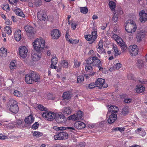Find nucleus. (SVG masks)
<instances>
[{"instance_id":"6","label":"nucleus","mask_w":147,"mask_h":147,"mask_svg":"<svg viewBox=\"0 0 147 147\" xmlns=\"http://www.w3.org/2000/svg\"><path fill=\"white\" fill-rule=\"evenodd\" d=\"M85 39L88 41L90 44L93 43L97 37V32L93 31L91 33V34L86 35L84 36Z\"/></svg>"},{"instance_id":"37","label":"nucleus","mask_w":147,"mask_h":147,"mask_svg":"<svg viewBox=\"0 0 147 147\" xmlns=\"http://www.w3.org/2000/svg\"><path fill=\"white\" fill-rule=\"evenodd\" d=\"M113 48L114 51V55L115 56H118L120 55V51L119 50L118 48L117 47L113 46Z\"/></svg>"},{"instance_id":"10","label":"nucleus","mask_w":147,"mask_h":147,"mask_svg":"<svg viewBox=\"0 0 147 147\" xmlns=\"http://www.w3.org/2000/svg\"><path fill=\"white\" fill-rule=\"evenodd\" d=\"M11 102L12 103L10 105L9 110L13 113H17L19 111L18 106L16 104L17 102L14 100L11 101Z\"/></svg>"},{"instance_id":"58","label":"nucleus","mask_w":147,"mask_h":147,"mask_svg":"<svg viewBox=\"0 0 147 147\" xmlns=\"http://www.w3.org/2000/svg\"><path fill=\"white\" fill-rule=\"evenodd\" d=\"M5 23L8 25H10L12 24V22L8 19H6L5 20Z\"/></svg>"},{"instance_id":"42","label":"nucleus","mask_w":147,"mask_h":147,"mask_svg":"<svg viewBox=\"0 0 147 147\" xmlns=\"http://www.w3.org/2000/svg\"><path fill=\"white\" fill-rule=\"evenodd\" d=\"M68 119L69 120H72L73 121L78 120L77 117H76L75 114L71 115L69 116L68 117Z\"/></svg>"},{"instance_id":"22","label":"nucleus","mask_w":147,"mask_h":147,"mask_svg":"<svg viewBox=\"0 0 147 147\" xmlns=\"http://www.w3.org/2000/svg\"><path fill=\"white\" fill-rule=\"evenodd\" d=\"M21 32L20 30L18 29L15 32L14 36L16 40L19 41L21 39Z\"/></svg>"},{"instance_id":"2","label":"nucleus","mask_w":147,"mask_h":147,"mask_svg":"<svg viewBox=\"0 0 147 147\" xmlns=\"http://www.w3.org/2000/svg\"><path fill=\"white\" fill-rule=\"evenodd\" d=\"M86 62L87 64H91L93 66H97L100 70L102 69V65L98 57L96 56L90 57L88 58Z\"/></svg>"},{"instance_id":"38","label":"nucleus","mask_w":147,"mask_h":147,"mask_svg":"<svg viewBox=\"0 0 147 147\" xmlns=\"http://www.w3.org/2000/svg\"><path fill=\"white\" fill-rule=\"evenodd\" d=\"M80 12L83 14H86L88 11V9L87 7H80Z\"/></svg>"},{"instance_id":"46","label":"nucleus","mask_w":147,"mask_h":147,"mask_svg":"<svg viewBox=\"0 0 147 147\" xmlns=\"http://www.w3.org/2000/svg\"><path fill=\"white\" fill-rule=\"evenodd\" d=\"M38 109L41 111H46L47 108L45 107L42 105L39 104L38 106Z\"/></svg>"},{"instance_id":"27","label":"nucleus","mask_w":147,"mask_h":147,"mask_svg":"<svg viewBox=\"0 0 147 147\" xmlns=\"http://www.w3.org/2000/svg\"><path fill=\"white\" fill-rule=\"evenodd\" d=\"M71 93L69 91L64 92L62 95V97L64 99H69L71 98Z\"/></svg>"},{"instance_id":"14","label":"nucleus","mask_w":147,"mask_h":147,"mask_svg":"<svg viewBox=\"0 0 147 147\" xmlns=\"http://www.w3.org/2000/svg\"><path fill=\"white\" fill-rule=\"evenodd\" d=\"M136 36V39L138 42H140L145 37L146 33L143 30L137 31Z\"/></svg>"},{"instance_id":"39","label":"nucleus","mask_w":147,"mask_h":147,"mask_svg":"<svg viewBox=\"0 0 147 147\" xmlns=\"http://www.w3.org/2000/svg\"><path fill=\"white\" fill-rule=\"evenodd\" d=\"M84 80V76L83 75H79L77 78V83L82 84Z\"/></svg>"},{"instance_id":"26","label":"nucleus","mask_w":147,"mask_h":147,"mask_svg":"<svg viewBox=\"0 0 147 147\" xmlns=\"http://www.w3.org/2000/svg\"><path fill=\"white\" fill-rule=\"evenodd\" d=\"M90 64H87L86 66L85 70L87 72H90V74H89L90 76H93L94 74V73L92 71V67Z\"/></svg>"},{"instance_id":"50","label":"nucleus","mask_w":147,"mask_h":147,"mask_svg":"<svg viewBox=\"0 0 147 147\" xmlns=\"http://www.w3.org/2000/svg\"><path fill=\"white\" fill-rule=\"evenodd\" d=\"M74 66L75 68H78L80 65V61H78L76 60L74 61Z\"/></svg>"},{"instance_id":"13","label":"nucleus","mask_w":147,"mask_h":147,"mask_svg":"<svg viewBox=\"0 0 147 147\" xmlns=\"http://www.w3.org/2000/svg\"><path fill=\"white\" fill-rule=\"evenodd\" d=\"M24 28L28 36L31 37L34 34V28L32 26L28 25Z\"/></svg>"},{"instance_id":"3","label":"nucleus","mask_w":147,"mask_h":147,"mask_svg":"<svg viewBox=\"0 0 147 147\" xmlns=\"http://www.w3.org/2000/svg\"><path fill=\"white\" fill-rule=\"evenodd\" d=\"M45 42L44 40L41 38H37L32 43L34 49L39 51L42 50L45 47Z\"/></svg>"},{"instance_id":"34","label":"nucleus","mask_w":147,"mask_h":147,"mask_svg":"<svg viewBox=\"0 0 147 147\" xmlns=\"http://www.w3.org/2000/svg\"><path fill=\"white\" fill-rule=\"evenodd\" d=\"M129 108L128 106L124 107L122 109L121 113L124 115H127L129 112Z\"/></svg>"},{"instance_id":"4","label":"nucleus","mask_w":147,"mask_h":147,"mask_svg":"<svg viewBox=\"0 0 147 147\" xmlns=\"http://www.w3.org/2000/svg\"><path fill=\"white\" fill-rule=\"evenodd\" d=\"M125 30L129 33L134 32L136 30L137 27L134 22L131 20H128L126 21L125 24Z\"/></svg>"},{"instance_id":"32","label":"nucleus","mask_w":147,"mask_h":147,"mask_svg":"<svg viewBox=\"0 0 147 147\" xmlns=\"http://www.w3.org/2000/svg\"><path fill=\"white\" fill-rule=\"evenodd\" d=\"M136 65L138 67L141 69L144 66V62L141 59H138L137 61Z\"/></svg>"},{"instance_id":"11","label":"nucleus","mask_w":147,"mask_h":147,"mask_svg":"<svg viewBox=\"0 0 147 147\" xmlns=\"http://www.w3.org/2000/svg\"><path fill=\"white\" fill-rule=\"evenodd\" d=\"M41 53L36 51L33 50L32 52V59L34 61H37L39 60L41 56Z\"/></svg>"},{"instance_id":"12","label":"nucleus","mask_w":147,"mask_h":147,"mask_svg":"<svg viewBox=\"0 0 147 147\" xmlns=\"http://www.w3.org/2000/svg\"><path fill=\"white\" fill-rule=\"evenodd\" d=\"M28 50L27 48L24 46H21L19 49V54L20 56L23 58L27 56Z\"/></svg>"},{"instance_id":"51","label":"nucleus","mask_w":147,"mask_h":147,"mask_svg":"<svg viewBox=\"0 0 147 147\" xmlns=\"http://www.w3.org/2000/svg\"><path fill=\"white\" fill-rule=\"evenodd\" d=\"M13 94L15 96L18 97L21 96L22 95V93L20 91L16 90L14 91Z\"/></svg>"},{"instance_id":"21","label":"nucleus","mask_w":147,"mask_h":147,"mask_svg":"<svg viewBox=\"0 0 147 147\" xmlns=\"http://www.w3.org/2000/svg\"><path fill=\"white\" fill-rule=\"evenodd\" d=\"M74 126L76 128L78 129H82L85 127L86 125L83 122L77 121L74 123Z\"/></svg>"},{"instance_id":"7","label":"nucleus","mask_w":147,"mask_h":147,"mask_svg":"<svg viewBox=\"0 0 147 147\" xmlns=\"http://www.w3.org/2000/svg\"><path fill=\"white\" fill-rule=\"evenodd\" d=\"M54 119L58 123H65L67 120L66 118L62 113L57 114L55 113Z\"/></svg>"},{"instance_id":"62","label":"nucleus","mask_w":147,"mask_h":147,"mask_svg":"<svg viewBox=\"0 0 147 147\" xmlns=\"http://www.w3.org/2000/svg\"><path fill=\"white\" fill-rule=\"evenodd\" d=\"M3 9L5 10H9L10 8L9 5H5L3 8Z\"/></svg>"},{"instance_id":"59","label":"nucleus","mask_w":147,"mask_h":147,"mask_svg":"<svg viewBox=\"0 0 147 147\" xmlns=\"http://www.w3.org/2000/svg\"><path fill=\"white\" fill-rule=\"evenodd\" d=\"M128 78L129 80H134V77L133 74H130L128 75Z\"/></svg>"},{"instance_id":"20","label":"nucleus","mask_w":147,"mask_h":147,"mask_svg":"<svg viewBox=\"0 0 147 147\" xmlns=\"http://www.w3.org/2000/svg\"><path fill=\"white\" fill-rule=\"evenodd\" d=\"M119 111L118 107L115 106L111 105L109 108L107 113V115L111 113L117 114Z\"/></svg>"},{"instance_id":"9","label":"nucleus","mask_w":147,"mask_h":147,"mask_svg":"<svg viewBox=\"0 0 147 147\" xmlns=\"http://www.w3.org/2000/svg\"><path fill=\"white\" fill-rule=\"evenodd\" d=\"M129 52L131 56H136L138 52V48L137 46L136 45H134L132 46H131L129 47Z\"/></svg>"},{"instance_id":"23","label":"nucleus","mask_w":147,"mask_h":147,"mask_svg":"<svg viewBox=\"0 0 147 147\" xmlns=\"http://www.w3.org/2000/svg\"><path fill=\"white\" fill-rule=\"evenodd\" d=\"M145 89V87L142 84L138 85L136 87V92L138 93H140L144 92Z\"/></svg>"},{"instance_id":"52","label":"nucleus","mask_w":147,"mask_h":147,"mask_svg":"<svg viewBox=\"0 0 147 147\" xmlns=\"http://www.w3.org/2000/svg\"><path fill=\"white\" fill-rule=\"evenodd\" d=\"M39 126V124L37 122H36L32 126L31 128L33 129H36L38 128Z\"/></svg>"},{"instance_id":"56","label":"nucleus","mask_w":147,"mask_h":147,"mask_svg":"<svg viewBox=\"0 0 147 147\" xmlns=\"http://www.w3.org/2000/svg\"><path fill=\"white\" fill-rule=\"evenodd\" d=\"M121 67V64L120 63H117L116 64L115 67L117 70H118Z\"/></svg>"},{"instance_id":"54","label":"nucleus","mask_w":147,"mask_h":147,"mask_svg":"<svg viewBox=\"0 0 147 147\" xmlns=\"http://www.w3.org/2000/svg\"><path fill=\"white\" fill-rule=\"evenodd\" d=\"M15 66V63L13 62H11L10 64V68L11 69H13L14 67Z\"/></svg>"},{"instance_id":"28","label":"nucleus","mask_w":147,"mask_h":147,"mask_svg":"<svg viewBox=\"0 0 147 147\" xmlns=\"http://www.w3.org/2000/svg\"><path fill=\"white\" fill-rule=\"evenodd\" d=\"M15 12L17 15L23 18L25 17V15L24 14L23 12L20 8H16L15 10Z\"/></svg>"},{"instance_id":"43","label":"nucleus","mask_w":147,"mask_h":147,"mask_svg":"<svg viewBox=\"0 0 147 147\" xmlns=\"http://www.w3.org/2000/svg\"><path fill=\"white\" fill-rule=\"evenodd\" d=\"M57 58L55 56H53L51 59V63H53L54 65L57 64Z\"/></svg>"},{"instance_id":"35","label":"nucleus","mask_w":147,"mask_h":147,"mask_svg":"<svg viewBox=\"0 0 147 147\" xmlns=\"http://www.w3.org/2000/svg\"><path fill=\"white\" fill-rule=\"evenodd\" d=\"M109 6L112 11H114L116 7V4L112 1L109 2Z\"/></svg>"},{"instance_id":"64","label":"nucleus","mask_w":147,"mask_h":147,"mask_svg":"<svg viewBox=\"0 0 147 147\" xmlns=\"http://www.w3.org/2000/svg\"><path fill=\"white\" fill-rule=\"evenodd\" d=\"M61 127H59L57 126H55L53 127V129L55 130H59L61 129Z\"/></svg>"},{"instance_id":"31","label":"nucleus","mask_w":147,"mask_h":147,"mask_svg":"<svg viewBox=\"0 0 147 147\" xmlns=\"http://www.w3.org/2000/svg\"><path fill=\"white\" fill-rule=\"evenodd\" d=\"M118 44L120 46L121 51L122 52H125L127 49V47L125 42L123 41V40H122V41H121Z\"/></svg>"},{"instance_id":"5","label":"nucleus","mask_w":147,"mask_h":147,"mask_svg":"<svg viewBox=\"0 0 147 147\" xmlns=\"http://www.w3.org/2000/svg\"><path fill=\"white\" fill-rule=\"evenodd\" d=\"M55 116V113L47 111H44L42 114V116L43 117L49 121L53 120Z\"/></svg>"},{"instance_id":"63","label":"nucleus","mask_w":147,"mask_h":147,"mask_svg":"<svg viewBox=\"0 0 147 147\" xmlns=\"http://www.w3.org/2000/svg\"><path fill=\"white\" fill-rule=\"evenodd\" d=\"M88 54L89 55H93L94 54V51L92 50H91L89 51Z\"/></svg>"},{"instance_id":"48","label":"nucleus","mask_w":147,"mask_h":147,"mask_svg":"<svg viewBox=\"0 0 147 147\" xmlns=\"http://www.w3.org/2000/svg\"><path fill=\"white\" fill-rule=\"evenodd\" d=\"M113 13L114 15H113V16L112 20L114 22H116L118 20V17L117 15H116V13L115 11H114L113 12Z\"/></svg>"},{"instance_id":"16","label":"nucleus","mask_w":147,"mask_h":147,"mask_svg":"<svg viewBox=\"0 0 147 147\" xmlns=\"http://www.w3.org/2000/svg\"><path fill=\"white\" fill-rule=\"evenodd\" d=\"M140 20L142 22H144L147 20V14L144 10L141 11L139 14Z\"/></svg>"},{"instance_id":"61","label":"nucleus","mask_w":147,"mask_h":147,"mask_svg":"<svg viewBox=\"0 0 147 147\" xmlns=\"http://www.w3.org/2000/svg\"><path fill=\"white\" fill-rule=\"evenodd\" d=\"M77 26V24L75 23H72L71 24V28L73 30H74Z\"/></svg>"},{"instance_id":"30","label":"nucleus","mask_w":147,"mask_h":147,"mask_svg":"<svg viewBox=\"0 0 147 147\" xmlns=\"http://www.w3.org/2000/svg\"><path fill=\"white\" fill-rule=\"evenodd\" d=\"M7 49L2 47L0 49V55L3 57H5L7 55Z\"/></svg>"},{"instance_id":"45","label":"nucleus","mask_w":147,"mask_h":147,"mask_svg":"<svg viewBox=\"0 0 147 147\" xmlns=\"http://www.w3.org/2000/svg\"><path fill=\"white\" fill-rule=\"evenodd\" d=\"M61 65L63 68H67L68 65V62L66 60H63L61 61Z\"/></svg>"},{"instance_id":"40","label":"nucleus","mask_w":147,"mask_h":147,"mask_svg":"<svg viewBox=\"0 0 147 147\" xmlns=\"http://www.w3.org/2000/svg\"><path fill=\"white\" fill-rule=\"evenodd\" d=\"M82 115L83 113L81 111H79L77 112L75 115L77 117L78 120L82 119Z\"/></svg>"},{"instance_id":"19","label":"nucleus","mask_w":147,"mask_h":147,"mask_svg":"<svg viewBox=\"0 0 147 147\" xmlns=\"http://www.w3.org/2000/svg\"><path fill=\"white\" fill-rule=\"evenodd\" d=\"M103 42L100 41L98 43V45L96 46L97 51L100 54L105 53V49L103 48Z\"/></svg>"},{"instance_id":"49","label":"nucleus","mask_w":147,"mask_h":147,"mask_svg":"<svg viewBox=\"0 0 147 147\" xmlns=\"http://www.w3.org/2000/svg\"><path fill=\"white\" fill-rule=\"evenodd\" d=\"M5 32L9 34H11L12 32L9 26L5 27Z\"/></svg>"},{"instance_id":"53","label":"nucleus","mask_w":147,"mask_h":147,"mask_svg":"<svg viewBox=\"0 0 147 147\" xmlns=\"http://www.w3.org/2000/svg\"><path fill=\"white\" fill-rule=\"evenodd\" d=\"M69 41L71 43L76 44L79 42V40H72L71 39H69Z\"/></svg>"},{"instance_id":"18","label":"nucleus","mask_w":147,"mask_h":147,"mask_svg":"<svg viewBox=\"0 0 147 147\" xmlns=\"http://www.w3.org/2000/svg\"><path fill=\"white\" fill-rule=\"evenodd\" d=\"M24 121L26 124H27L28 126H30L34 121V118L32 115H30L26 117Z\"/></svg>"},{"instance_id":"44","label":"nucleus","mask_w":147,"mask_h":147,"mask_svg":"<svg viewBox=\"0 0 147 147\" xmlns=\"http://www.w3.org/2000/svg\"><path fill=\"white\" fill-rule=\"evenodd\" d=\"M55 140H61L60 132L57 133L53 136Z\"/></svg>"},{"instance_id":"8","label":"nucleus","mask_w":147,"mask_h":147,"mask_svg":"<svg viewBox=\"0 0 147 147\" xmlns=\"http://www.w3.org/2000/svg\"><path fill=\"white\" fill-rule=\"evenodd\" d=\"M105 80L102 78H98L96 81V86L99 87V89H101L102 87L106 88L108 87V85L105 82Z\"/></svg>"},{"instance_id":"17","label":"nucleus","mask_w":147,"mask_h":147,"mask_svg":"<svg viewBox=\"0 0 147 147\" xmlns=\"http://www.w3.org/2000/svg\"><path fill=\"white\" fill-rule=\"evenodd\" d=\"M109 118L107 120L108 123L111 124L114 123L117 119V114L110 113Z\"/></svg>"},{"instance_id":"33","label":"nucleus","mask_w":147,"mask_h":147,"mask_svg":"<svg viewBox=\"0 0 147 147\" xmlns=\"http://www.w3.org/2000/svg\"><path fill=\"white\" fill-rule=\"evenodd\" d=\"M61 136V140H65L68 138V134L65 131H62L60 132Z\"/></svg>"},{"instance_id":"60","label":"nucleus","mask_w":147,"mask_h":147,"mask_svg":"<svg viewBox=\"0 0 147 147\" xmlns=\"http://www.w3.org/2000/svg\"><path fill=\"white\" fill-rule=\"evenodd\" d=\"M9 3L11 4H13L14 3H17L18 0H8Z\"/></svg>"},{"instance_id":"24","label":"nucleus","mask_w":147,"mask_h":147,"mask_svg":"<svg viewBox=\"0 0 147 147\" xmlns=\"http://www.w3.org/2000/svg\"><path fill=\"white\" fill-rule=\"evenodd\" d=\"M67 130L69 131L70 132H72L74 134H76V131L74 127H61L60 130Z\"/></svg>"},{"instance_id":"47","label":"nucleus","mask_w":147,"mask_h":147,"mask_svg":"<svg viewBox=\"0 0 147 147\" xmlns=\"http://www.w3.org/2000/svg\"><path fill=\"white\" fill-rule=\"evenodd\" d=\"M42 134L40 132L37 131H34L33 135L36 137H39L42 135Z\"/></svg>"},{"instance_id":"25","label":"nucleus","mask_w":147,"mask_h":147,"mask_svg":"<svg viewBox=\"0 0 147 147\" xmlns=\"http://www.w3.org/2000/svg\"><path fill=\"white\" fill-rule=\"evenodd\" d=\"M62 112L65 115H68L71 112V110L70 107H64L62 110Z\"/></svg>"},{"instance_id":"36","label":"nucleus","mask_w":147,"mask_h":147,"mask_svg":"<svg viewBox=\"0 0 147 147\" xmlns=\"http://www.w3.org/2000/svg\"><path fill=\"white\" fill-rule=\"evenodd\" d=\"M112 38L115 40L116 42L119 44L121 41H122L123 40L119 36L116 34H114L112 35Z\"/></svg>"},{"instance_id":"1","label":"nucleus","mask_w":147,"mask_h":147,"mask_svg":"<svg viewBox=\"0 0 147 147\" xmlns=\"http://www.w3.org/2000/svg\"><path fill=\"white\" fill-rule=\"evenodd\" d=\"M25 78L26 82L29 84H32L34 82H38L40 80V75L34 71L26 75Z\"/></svg>"},{"instance_id":"57","label":"nucleus","mask_w":147,"mask_h":147,"mask_svg":"<svg viewBox=\"0 0 147 147\" xmlns=\"http://www.w3.org/2000/svg\"><path fill=\"white\" fill-rule=\"evenodd\" d=\"M85 145V142H81L77 145V147H84Z\"/></svg>"},{"instance_id":"55","label":"nucleus","mask_w":147,"mask_h":147,"mask_svg":"<svg viewBox=\"0 0 147 147\" xmlns=\"http://www.w3.org/2000/svg\"><path fill=\"white\" fill-rule=\"evenodd\" d=\"M132 100L131 98H126L124 100V102L125 103H131Z\"/></svg>"},{"instance_id":"41","label":"nucleus","mask_w":147,"mask_h":147,"mask_svg":"<svg viewBox=\"0 0 147 147\" xmlns=\"http://www.w3.org/2000/svg\"><path fill=\"white\" fill-rule=\"evenodd\" d=\"M96 86V83L95 84L94 83H90L88 85H86L85 87L87 89H92L95 88Z\"/></svg>"},{"instance_id":"15","label":"nucleus","mask_w":147,"mask_h":147,"mask_svg":"<svg viewBox=\"0 0 147 147\" xmlns=\"http://www.w3.org/2000/svg\"><path fill=\"white\" fill-rule=\"evenodd\" d=\"M61 33L58 29L53 30L51 31V36L53 39H57L61 36Z\"/></svg>"},{"instance_id":"29","label":"nucleus","mask_w":147,"mask_h":147,"mask_svg":"<svg viewBox=\"0 0 147 147\" xmlns=\"http://www.w3.org/2000/svg\"><path fill=\"white\" fill-rule=\"evenodd\" d=\"M37 17L40 20H45V19H46V15L42 12L39 11L37 13Z\"/></svg>"}]
</instances>
